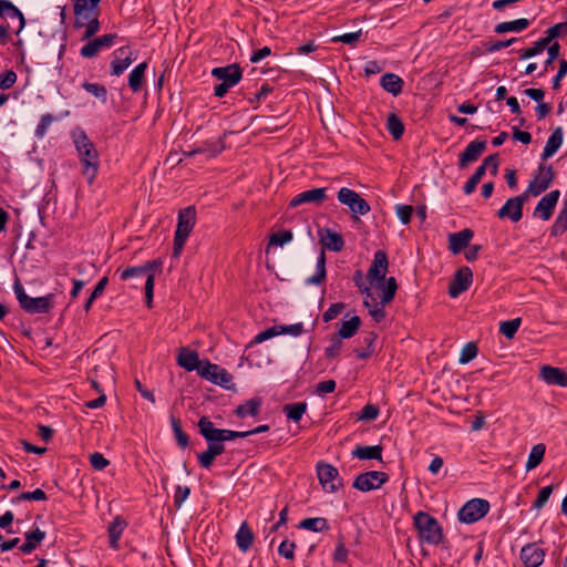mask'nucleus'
Returning a JSON list of instances; mask_svg holds the SVG:
<instances>
[{"mask_svg": "<svg viewBox=\"0 0 567 567\" xmlns=\"http://www.w3.org/2000/svg\"><path fill=\"white\" fill-rule=\"evenodd\" d=\"M74 144L83 166L82 174L91 185L99 172V153L84 132L75 136Z\"/></svg>", "mask_w": 567, "mask_h": 567, "instance_id": "obj_1", "label": "nucleus"}, {"mask_svg": "<svg viewBox=\"0 0 567 567\" xmlns=\"http://www.w3.org/2000/svg\"><path fill=\"white\" fill-rule=\"evenodd\" d=\"M377 288L382 291L381 300L378 301L373 293L364 297L363 305L369 309L370 316L375 322H381L385 318L384 306L391 302L395 296L398 285L394 277L388 278L385 284H377Z\"/></svg>", "mask_w": 567, "mask_h": 567, "instance_id": "obj_2", "label": "nucleus"}, {"mask_svg": "<svg viewBox=\"0 0 567 567\" xmlns=\"http://www.w3.org/2000/svg\"><path fill=\"white\" fill-rule=\"evenodd\" d=\"M413 524L422 542L439 545L443 540V530L437 519L425 512H417Z\"/></svg>", "mask_w": 567, "mask_h": 567, "instance_id": "obj_3", "label": "nucleus"}, {"mask_svg": "<svg viewBox=\"0 0 567 567\" xmlns=\"http://www.w3.org/2000/svg\"><path fill=\"white\" fill-rule=\"evenodd\" d=\"M196 223L195 207L188 206L178 213V221L174 236L173 257L178 258L182 254L184 245L192 233Z\"/></svg>", "mask_w": 567, "mask_h": 567, "instance_id": "obj_4", "label": "nucleus"}, {"mask_svg": "<svg viewBox=\"0 0 567 567\" xmlns=\"http://www.w3.org/2000/svg\"><path fill=\"white\" fill-rule=\"evenodd\" d=\"M13 289L20 307L28 313H49L53 308L52 293L37 298L29 297L19 280L14 282Z\"/></svg>", "mask_w": 567, "mask_h": 567, "instance_id": "obj_5", "label": "nucleus"}, {"mask_svg": "<svg viewBox=\"0 0 567 567\" xmlns=\"http://www.w3.org/2000/svg\"><path fill=\"white\" fill-rule=\"evenodd\" d=\"M554 177L555 173L550 165L539 164L536 174L523 194H526L527 199H529L530 196L536 197L540 195L549 188Z\"/></svg>", "mask_w": 567, "mask_h": 567, "instance_id": "obj_6", "label": "nucleus"}, {"mask_svg": "<svg viewBox=\"0 0 567 567\" xmlns=\"http://www.w3.org/2000/svg\"><path fill=\"white\" fill-rule=\"evenodd\" d=\"M316 470L319 483L326 492L334 493L342 487V478L337 467L329 463L318 462Z\"/></svg>", "mask_w": 567, "mask_h": 567, "instance_id": "obj_7", "label": "nucleus"}, {"mask_svg": "<svg viewBox=\"0 0 567 567\" xmlns=\"http://www.w3.org/2000/svg\"><path fill=\"white\" fill-rule=\"evenodd\" d=\"M489 511V503L482 498L468 501L460 511L458 519L466 524H472L483 518Z\"/></svg>", "mask_w": 567, "mask_h": 567, "instance_id": "obj_8", "label": "nucleus"}, {"mask_svg": "<svg viewBox=\"0 0 567 567\" xmlns=\"http://www.w3.org/2000/svg\"><path fill=\"white\" fill-rule=\"evenodd\" d=\"M389 481V475L380 471H369L359 474L353 481V488L361 492H370L380 488Z\"/></svg>", "mask_w": 567, "mask_h": 567, "instance_id": "obj_9", "label": "nucleus"}, {"mask_svg": "<svg viewBox=\"0 0 567 567\" xmlns=\"http://www.w3.org/2000/svg\"><path fill=\"white\" fill-rule=\"evenodd\" d=\"M338 200L348 206L349 209L355 215H367L370 212V205L357 192L348 187H342L338 192Z\"/></svg>", "mask_w": 567, "mask_h": 567, "instance_id": "obj_10", "label": "nucleus"}, {"mask_svg": "<svg viewBox=\"0 0 567 567\" xmlns=\"http://www.w3.org/2000/svg\"><path fill=\"white\" fill-rule=\"evenodd\" d=\"M198 374L202 378H205L208 381L221 385L226 389H229L233 382V377L230 373L227 372L226 369L217 364L210 363L209 361L203 362V365L199 368Z\"/></svg>", "mask_w": 567, "mask_h": 567, "instance_id": "obj_11", "label": "nucleus"}, {"mask_svg": "<svg viewBox=\"0 0 567 567\" xmlns=\"http://www.w3.org/2000/svg\"><path fill=\"white\" fill-rule=\"evenodd\" d=\"M101 0H75L74 2V16H75V28L80 29L84 25V20L93 17H99Z\"/></svg>", "mask_w": 567, "mask_h": 567, "instance_id": "obj_12", "label": "nucleus"}, {"mask_svg": "<svg viewBox=\"0 0 567 567\" xmlns=\"http://www.w3.org/2000/svg\"><path fill=\"white\" fill-rule=\"evenodd\" d=\"M389 268L388 255L384 250H378L374 254L372 264L368 270V279L370 284L377 281V284H385L386 272Z\"/></svg>", "mask_w": 567, "mask_h": 567, "instance_id": "obj_13", "label": "nucleus"}, {"mask_svg": "<svg viewBox=\"0 0 567 567\" xmlns=\"http://www.w3.org/2000/svg\"><path fill=\"white\" fill-rule=\"evenodd\" d=\"M526 194H520L515 197H511L506 200L503 207L497 212L499 218H509L512 221L517 223L523 217V207L527 202Z\"/></svg>", "mask_w": 567, "mask_h": 567, "instance_id": "obj_14", "label": "nucleus"}, {"mask_svg": "<svg viewBox=\"0 0 567 567\" xmlns=\"http://www.w3.org/2000/svg\"><path fill=\"white\" fill-rule=\"evenodd\" d=\"M473 282V272L468 267H461L449 285V295L452 298L458 297L466 291Z\"/></svg>", "mask_w": 567, "mask_h": 567, "instance_id": "obj_15", "label": "nucleus"}, {"mask_svg": "<svg viewBox=\"0 0 567 567\" xmlns=\"http://www.w3.org/2000/svg\"><path fill=\"white\" fill-rule=\"evenodd\" d=\"M117 39L116 33H107L101 37L89 40V42L83 45L80 50V54L83 58L92 59L94 58L101 50L111 48L114 41Z\"/></svg>", "mask_w": 567, "mask_h": 567, "instance_id": "obj_16", "label": "nucleus"}, {"mask_svg": "<svg viewBox=\"0 0 567 567\" xmlns=\"http://www.w3.org/2000/svg\"><path fill=\"white\" fill-rule=\"evenodd\" d=\"M327 199V188L319 187L305 190L296 195L290 202L289 207H298L302 204L320 206Z\"/></svg>", "mask_w": 567, "mask_h": 567, "instance_id": "obj_17", "label": "nucleus"}, {"mask_svg": "<svg viewBox=\"0 0 567 567\" xmlns=\"http://www.w3.org/2000/svg\"><path fill=\"white\" fill-rule=\"evenodd\" d=\"M560 196V192L558 189L551 190L547 193L542 199L538 202L534 209V217L540 218L542 220H548L554 209L558 203Z\"/></svg>", "mask_w": 567, "mask_h": 567, "instance_id": "obj_18", "label": "nucleus"}, {"mask_svg": "<svg viewBox=\"0 0 567 567\" xmlns=\"http://www.w3.org/2000/svg\"><path fill=\"white\" fill-rule=\"evenodd\" d=\"M212 75L220 80L221 83L234 86L241 80L243 73L240 66L237 63H234L227 66L213 69Z\"/></svg>", "mask_w": 567, "mask_h": 567, "instance_id": "obj_19", "label": "nucleus"}, {"mask_svg": "<svg viewBox=\"0 0 567 567\" xmlns=\"http://www.w3.org/2000/svg\"><path fill=\"white\" fill-rule=\"evenodd\" d=\"M545 553L535 544H528L520 550V559L526 567H538L544 561Z\"/></svg>", "mask_w": 567, "mask_h": 567, "instance_id": "obj_20", "label": "nucleus"}, {"mask_svg": "<svg viewBox=\"0 0 567 567\" xmlns=\"http://www.w3.org/2000/svg\"><path fill=\"white\" fill-rule=\"evenodd\" d=\"M486 142L475 140L471 142L464 152L460 155L458 165L461 168H465L468 163L475 162L485 151Z\"/></svg>", "mask_w": 567, "mask_h": 567, "instance_id": "obj_21", "label": "nucleus"}, {"mask_svg": "<svg viewBox=\"0 0 567 567\" xmlns=\"http://www.w3.org/2000/svg\"><path fill=\"white\" fill-rule=\"evenodd\" d=\"M540 378L550 385L567 386V373L559 368L550 365L542 367Z\"/></svg>", "mask_w": 567, "mask_h": 567, "instance_id": "obj_22", "label": "nucleus"}, {"mask_svg": "<svg viewBox=\"0 0 567 567\" xmlns=\"http://www.w3.org/2000/svg\"><path fill=\"white\" fill-rule=\"evenodd\" d=\"M474 233L473 230L466 228L458 233L450 234L449 236V244H450V250L453 254L461 252L464 248H466L473 238Z\"/></svg>", "mask_w": 567, "mask_h": 567, "instance_id": "obj_23", "label": "nucleus"}, {"mask_svg": "<svg viewBox=\"0 0 567 567\" xmlns=\"http://www.w3.org/2000/svg\"><path fill=\"white\" fill-rule=\"evenodd\" d=\"M199 433L208 443L223 442L224 430L216 429L207 416H202L198 421Z\"/></svg>", "mask_w": 567, "mask_h": 567, "instance_id": "obj_24", "label": "nucleus"}, {"mask_svg": "<svg viewBox=\"0 0 567 567\" xmlns=\"http://www.w3.org/2000/svg\"><path fill=\"white\" fill-rule=\"evenodd\" d=\"M177 363L187 371L197 370L203 363L199 361L198 353L196 351L183 348L177 357Z\"/></svg>", "mask_w": 567, "mask_h": 567, "instance_id": "obj_25", "label": "nucleus"}, {"mask_svg": "<svg viewBox=\"0 0 567 567\" xmlns=\"http://www.w3.org/2000/svg\"><path fill=\"white\" fill-rule=\"evenodd\" d=\"M159 260H152L147 261L146 264L142 265V267L146 268V282H145V299H146V306L148 308L152 307L153 303V297H154V280L155 277L151 271L157 267L161 266Z\"/></svg>", "mask_w": 567, "mask_h": 567, "instance_id": "obj_26", "label": "nucleus"}, {"mask_svg": "<svg viewBox=\"0 0 567 567\" xmlns=\"http://www.w3.org/2000/svg\"><path fill=\"white\" fill-rule=\"evenodd\" d=\"M403 84V80L394 73H385L380 80L381 87L393 96H398L402 92Z\"/></svg>", "mask_w": 567, "mask_h": 567, "instance_id": "obj_27", "label": "nucleus"}, {"mask_svg": "<svg viewBox=\"0 0 567 567\" xmlns=\"http://www.w3.org/2000/svg\"><path fill=\"white\" fill-rule=\"evenodd\" d=\"M564 132L561 127H556L548 137L542 154V159L546 161L551 157L563 143Z\"/></svg>", "mask_w": 567, "mask_h": 567, "instance_id": "obj_28", "label": "nucleus"}, {"mask_svg": "<svg viewBox=\"0 0 567 567\" xmlns=\"http://www.w3.org/2000/svg\"><path fill=\"white\" fill-rule=\"evenodd\" d=\"M320 241L322 246L331 251H341L344 247V240L342 236L330 229H326L324 234H321Z\"/></svg>", "mask_w": 567, "mask_h": 567, "instance_id": "obj_29", "label": "nucleus"}, {"mask_svg": "<svg viewBox=\"0 0 567 567\" xmlns=\"http://www.w3.org/2000/svg\"><path fill=\"white\" fill-rule=\"evenodd\" d=\"M45 538V533L40 528L25 533V542L20 546L23 554L32 553Z\"/></svg>", "mask_w": 567, "mask_h": 567, "instance_id": "obj_30", "label": "nucleus"}, {"mask_svg": "<svg viewBox=\"0 0 567 567\" xmlns=\"http://www.w3.org/2000/svg\"><path fill=\"white\" fill-rule=\"evenodd\" d=\"M254 542V533L248 526L247 522H243L236 533V544L241 551H247Z\"/></svg>", "mask_w": 567, "mask_h": 567, "instance_id": "obj_31", "label": "nucleus"}, {"mask_svg": "<svg viewBox=\"0 0 567 567\" xmlns=\"http://www.w3.org/2000/svg\"><path fill=\"white\" fill-rule=\"evenodd\" d=\"M352 456L359 460H382V446L373 445V446H357L352 451Z\"/></svg>", "mask_w": 567, "mask_h": 567, "instance_id": "obj_32", "label": "nucleus"}, {"mask_svg": "<svg viewBox=\"0 0 567 567\" xmlns=\"http://www.w3.org/2000/svg\"><path fill=\"white\" fill-rule=\"evenodd\" d=\"M528 19L522 18L514 21L501 22L496 24L495 32L498 34L506 32H520L529 27Z\"/></svg>", "mask_w": 567, "mask_h": 567, "instance_id": "obj_33", "label": "nucleus"}, {"mask_svg": "<svg viewBox=\"0 0 567 567\" xmlns=\"http://www.w3.org/2000/svg\"><path fill=\"white\" fill-rule=\"evenodd\" d=\"M147 68L146 62L137 64L128 75V86L133 92H138L142 89V84Z\"/></svg>", "mask_w": 567, "mask_h": 567, "instance_id": "obj_34", "label": "nucleus"}, {"mask_svg": "<svg viewBox=\"0 0 567 567\" xmlns=\"http://www.w3.org/2000/svg\"><path fill=\"white\" fill-rule=\"evenodd\" d=\"M361 319L358 316H352L349 320H343L337 337L340 339L352 338L359 330Z\"/></svg>", "mask_w": 567, "mask_h": 567, "instance_id": "obj_35", "label": "nucleus"}, {"mask_svg": "<svg viewBox=\"0 0 567 567\" xmlns=\"http://www.w3.org/2000/svg\"><path fill=\"white\" fill-rule=\"evenodd\" d=\"M546 446L543 443H538L532 447L526 462V471L536 468L544 460Z\"/></svg>", "mask_w": 567, "mask_h": 567, "instance_id": "obj_36", "label": "nucleus"}, {"mask_svg": "<svg viewBox=\"0 0 567 567\" xmlns=\"http://www.w3.org/2000/svg\"><path fill=\"white\" fill-rule=\"evenodd\" d=\"M261 399H251L245 402L244 404H240L236 409V415L238 417H245L247 415L256 416L259 413L260 406H261Z\"/></svg>", "mask_w": 567, "mask_h": 567, "instance_id": "obj_37", "label": "nucleus"}, {"mask_svg": "<svg viewBox=\"0 0 567 567\" xmlns=\"http://www.w3.org/2000/svg\"><path fill=\"white\" fill-rule=\"evenodd\" d=\"M566 230H567V199L564 202V206L550 228V235L554 237L561 236Z\"/></svg>", "mask_w": 567, "mask_h": 567, "instance_id": "obj_38", "label": "nucleus"}, {"mask_svg": "<svg viewBox=\"0 0 567 567\" xmlns=\"http://www.w3.org/2000/svg\"><path fill=\"white\" fill-rule=\"evenodd\" d=\"M386 127L394 140H400L404 133V124L394 113L388 115Z\"/></svg>", "mask_w": 567, "mask_h": 567, "instance_id": "obj_39", "label": "nucleus"}, {"mask_svg": "<svg viewBox=\"0 0 567 567\" xmlns=\"http://www.w3.org/2000/svg\"><path fill=\"white\" fill-rule=\"evenodd\" d=\"M299 527L312 532H322L329 529V524L328 520L323 517H313L302 519L299 524Z\"/></svg>", "mask_w": 567, "mask_h": 567, "instance_id": "obj_40", "label": "nucleus"}, {"mask_svg": "<svg viewBox=\"0 0 567 567\" xmlns=\"http://www.w3.org/2000/svg\"><path fill=\"white\" fill-rule=\"evenodd\" d=\"M306 411V402L290 403L284 406V412L286 413L287 417L295 422L300 421Z\"/></svg>", "mask_w": 567, "mask_h": 567, "instance_id": "obj_41", "label": "nucleus"}, {"mask_svg": "<svg viewBox=\"0 0 567 567\" xmlns=\"http://www.w3.org/2000/svg\"><path fill=\"white\" fill-rule=\"evenodd\" d=\"M223 150H224V145L221 142H219L218 144L206 143L205 146L185 152L184 154H185V156L192 157L196 154L208 153V157H215Z\"/></svg>", "mask_w": 567, "mask_h": 567, "instance_id": "obj_42", "label": "nucleus"}, {"mask_svg": "<svg viewBox=\"0 0 567 567\" xmlns=\"http://www.w3.org/2000/svg\"><path fill=\"white\" fill-rule=\"evenodd\" d=\"M549 45L548 40L545 38H540L537 40L533 47L520 50L519 51V59L525 60L533 58L539 53H542L547 47Z\"/></svg>", "mask_w": 567, "mask_h": 567, "instance_id": "obj_43", "label": "nucleus"}, {"mask_svg": "<svg viewBox=\"0 0 567 567\" xmlns=\"http://www.w3.org/2000/svg\"><path fill=\"white\" fill-rule=\"evenodd\" d=\"M326 279V254L322 249L317 260V272L307 279L308 284H321Z\"/></svg>", "mask_w": 567, "mask_h": 567, "instance_id": "obj_44", "label": "nucleus"}, {"mask_svg": "<svg viewBox=\"0 0 567 567\" xmlns=\"http://www.w3.org/2000/svg\"><path fill=\"white\" fill-rule=\"evenodd\" d=\"M522 324L520 318H515L512 320L503 321L499 324V332L504 334L507 339H513L516 334L518 328Z\"/></svg>", "mask_w": 567, "mask_h": 567, "instance_id": "obj_45", "label": "nucleus"}, {"mask_svg": "<svg viewBox=\"0 0 567 567\" xmlns=\"http://www.w3.org/2000/svg\"><path fill=\"white\" fill-rule=\"evenodd\" d=\"M82 86L86 92L93 94L102 103L106 102L107 91L104 85L99 83L84 82Z\"/></svg>", "mask_w": 567, "mask_h": 567, "instance_id": "obj_46", "label": "nucleus"}, {"mask_svg": "<svg viewBox=\"0 0 567 567\" xmlns=\"http://www.w3.org/2000/svg\"><path fill=\"white\" fill-rule=\"evenodd\" d=\"M485 175L484 166H478L474 174L468 178V181L465 183L463 189L466 195L472 194L477 184L481 182L482 177Z\"/></svg>", "mask_w": 567, "mask_h": 567, "instance_id": "obj_47", "label": "nucleus"}, {"mask_svg": "<svg viewBox=\"0 0 567 567\" xmlns=\"http://www.w3.org/2000/svg\"><path fill=\"white\" fill-rule=\"evenodd\" d=\"M100 27L101 24L99 21V17H93L87 20H84V25L82 28H85V30L82 35V40H90L100 31Z\"/></svg>", "mask_w": 567, "mask_h": 567, "instance_id": "obj_48", "label": "nucleus"}, {"mask_svg": "<svg viewBox=\"0 0 567 567\" xmlns=\"http://www.w3.org/2000/svg\"><path fill=\"white\" fill-rule=\"evenodd\" d=\"M293 238L291 230H284L280 233H275L269 237L268 246H284L290 243Z\"/></svg>", "mask_w": 567, "mask_h": 567, "instance_id": "obj_49", "label": "nucleus"}, {"mask_svg": "<svg viewBox=\"0 0 567 567\" xmlns=\"http://www.w3.org/2000/svg\"><path fill=\"white\" fill-rule=\"evenodd\" d=\"M172 427L175 433V437L178 445H181L182 447H186L188 445V436L182 430V425L178 419L172 417Z\"/></svg>", "mask_w": 567, "mask_h": 567, "instance_id": "obj_50", "label": "nucleus"}, {"mask_svg": "<svg viewBox=\"0 0 567 567\" xmlns=\"http://www.w3.org/2000/svg\"><path fill=\"white\" fill-rule=\"evenodd\" d=\"M132 63V59L130 56H125L123 59L115 58L112 63V75H121Z\"/></svg>", "mask_w": 567, "mask_h": 567, "instance_id": "obj_51", "label": "nucleus"}, {"mask_svg": "<svg viewBox=\"0 0 567 567\" xmlns=\"http://www.w3.org/2000/svg\"><path fill=\"white\" fill-rule=\"evenodd\" d=\"M544 37L550 43L554 39L567 33V22L557 23L546 30Z\"/></svg>", "mask_w": 567, "mask_h": 567, "instance_id": "obj_52", "label": "nucleus"}, {"mask_svg": "<svg viewBox=\"0 0 567 567\" xmlns=\"http://www.w3.org/2000/svg\"><path fill=\"white\" fill-rule=\"evenodd\" d=\"M55 117L52 114H44L41 116L40 122L35 128V135L39 138H42L50 125L54 122Z\"/></svg>", "mask_w": 567, "mask_h": 567, "instance_id": "obj_53", "label": "nucleus"}, {"mask_svg": "<svg viewBox=\"0 0 567 567\" xmlns=\"http://www.w3.org/2000/svg\"><path fill=\"white\" fill-rule=\"evenodd\" d=\"M476 355H477L476 344L473 342H468L463 347V349L461 351L460 362L467 363V362L472 361Z\"/></svg>", "mask_w": 567, "mask_h": 567, "instance_id": "obj_54", "label": "nucleus"}, {"mask_svg": "<svg viewBox=\"0 0 567 567\" xmlns=\"http://www.w3.org/2000/svg\"><path fill=\"white\" fill-rule=\"evenodd\" d=\"M346 308L343 302L332 303L323 313L322 319L324 322H329L337 318Z\"/></svg>", "mask_w": 567, "mask_h": 567, "instance_id": "obj_55", "label": "nucleus"}, {"mask_svg": "<svg viewBox=\"0 0 567 567\" xmlns=\"http://www.w3.org/2000/svg\"><path fill=\"white\" fill-rule=\"evenodd\" d=\"M551 493H553V486L551 485L543 487L539 491V493H538V495H537V497H536V499H535V502L533 504V508L540 509L542 507H544V505L547 503V501H548L549 496L551 495Z\"/></svg>", "mask_w": 567, "mask_h": 567, "instance_id": "obj_56", "label": "nucleus"}, {"mask_svg": "<svg viewBox=\"0 0 567 567\" xmlns=\"http://www.w3.org/2000/svg\"><path fill=\"white\" fill-rule=\"evenodd\" d=\"M280 334V328L279 326H272L264 331H261L260 333H258L255 339H254V342L255 343H261L268 339H271L274 337H277Z\"/></svg>", "mask_w": 567, "mask_h": 567, "instance_id": "obj_57", "label": "nucleus"}, {"mask_svg": "<svg viewBox=\"0 0 567 567\" xmlns=\"http://www.w3.org/2000/svg\"><path fill=\"white\" fill-rule=\"evenodd\" d=\"M296 544L292 542L284 540L278 548L280 556L286 559L292 560L295 558Z\"/></svg>", "mask_w": 567, "mask_h": 567, "instance_id": "obj_58", "label": "nucleus"}, {"mask_svg": "<svg viewBox=\"0 0 567 567\" xmlns=\"http://www.w3.org/2000/svg\"><path fill=\"white\" fill-rule=\"evenodd\" d=\"M18 501H45L47 494L41 488H37L33 492H23L18 497Z\"/></svg>", "mask_w": 567, "mask_h": 567, "instance_id": "obj_59", "label": "nucleus"}, {"mask_svg": "<svg viewBox=\"0 0 567 567\" xmlns=\"http://www.w3.org/2000/svg\"><path fill=\"white\" fill-rule=\"evenodd\" d=\"M396 215L402 221V224L408 225L411 221V217L413 214V207L410 205H396L395 207Z\"/></svg>", "mask_w": 567, "mask_h": 567, "instance_id": "obj_60", "label": "nucleus"}, {"mask_svg": "<svg viewBox=\"0 0 567 567\" xmlns=\"http://www.w3.org/2000/svg\"><path fill=\"white\" fill-rule=\"evenodd\" d=\"M90 463L92 467L96 471H102L110 464L109 460L105 458L103 454L99 452H95L90 455Z\"/></svg>", "mask_w": 567, "mask_h": 567, "instance_id": "obj_61", "label": "nucleus"}, {"mask_svg": "<svg viewBox=\"0 0 567 567\" xmlns=\"http://www.w3.org/2000/svg\"><path fill=\"white\" fill-rule=\"evenodd\" d=\"M190 494V488L188 486H181L178 485L176 487L175 494H174V505L175 507L179 508L182 504L186 501V498Z\"/></svg>", "mask_w": 567, "mask_h": 567, "instance_id": "obj_62", "label": "nucleus"}, {"mask_svg": "<svg viewBox=\"0 0 567 567\" xmlns=\"http://www.w3.org/2000/svg\"><path fill=\"white\" fill-rule=\"evenodd\" d=\"M498 154H492L487 156L483 163L480 166H484V171L486 172L487 168L491 169V174L493 176H496L498 173Z\"/></svg>", "mask_w": 567, "mask_h": 567, "instance_id": "obj_63", "label": "nucleus"}, {"mask_svg": "<svg viewBox=\"0 0 567 567\" xmlns=\"http://www.w3.org/2000/svg\"><path fill=\"white\" fill-rule=\"evenodd\" d=\"M379 415V408L373 404H367L360 412L358 420H375Z\"/></svg>", "mask_w": 567, "mask_h": 567, "instance_id": "obj_64", "label": "nucleus"}]
</instances>
